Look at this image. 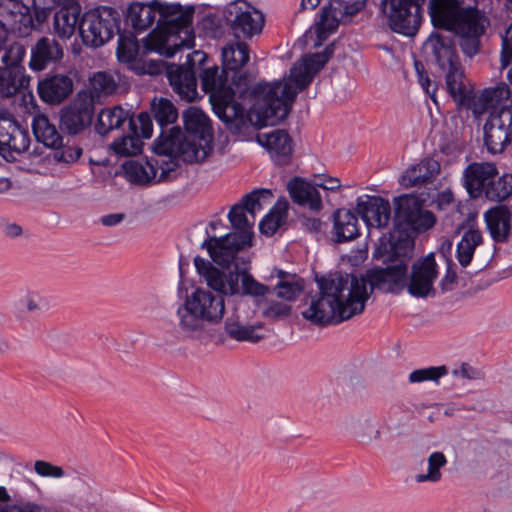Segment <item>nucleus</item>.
I'll use <instances>...</instances> for the list:
<instances>
[{
  "instance_id": "nucleus-31",
  "label": "nucleus",
  "mask_w": 512,
  "mask_h": 512,
  "mask_svg": "<svg viewBox=\"0 0 512 512\" xmlns=\"http://www.w3.org/2000/svg\"><path fill=\"white\" fill-rule=\"evenodd\" d=\"M287 190L293 202L302 206H308L312 211L322 209V199L319 191L312 184L299 177L291 179L287 184Z\"/></svg>"
},
{
  "instance_id": "nucleus-18",
  "label": "nucleus",
  "mask_w": 512,
  "mask_h": 512,
  "mask_svg": "<svg viewBox=\"0 0 512 512\" xmlns=\"http://www.w3.org/2000/svg\"><path fill=\"white\" fill-rule=\"evenodd\" d=\"M35 16L28 5L20 0H4L0 3V33H14L26 37L34 29Z\"/></svg>"
},
{
  "instance_id": "nucleus-7",
  "label": "nucleus",
  "mask_w": 512,
  "mask_h": 512,
  "mask_svg": "<svg viewBox=\"0 0 512 512\" xmlns=\"http://www.w3.org/2000/svg\"><path fill=\"white\" fill-rule=\"evenodd\" d=\"M431 50L434 64L444 75L447 91L460 104L470 101L472 91L465 84L464 69L457 53L454 41L440 33H432L426 41Z\"/></svg>"
},
{
  "instance_id": "nucleus-25",
  "label": "nucleus",
  "mask_w": 512,
  "mask_h": 512,
  "mask_svg": "<svg viewBox=\"0 0 512 512\" xmlns=\"http://www.w3.org/2000/svg\"><path fill=\"white\" fill-rule=\"evenodd\" d=\"M257 141L268 150L276 164L286 165L290 163L293 153V140L285 130L276 129L270 133H259Z\"/></svg>"
},
{
  "instance_id": "nucleus-52",
  "label": "nucleus",
  "mask_w": 512,
  "mask_h": 512,
  "mask_svg": "<svg viewBox=\"0 0 512 512\" xmlns=\"http://www.w3.org/2000/svg\"><path fill=\"white\" fill-rule=\"evenodd\" d=\"M117 57L121 62H131L136 58L138 45L134 34L118 33Z\"/></svg>"
},
{
  "instance_id": "nucleus-62",
  "label": "nucleus",
  "mask_w": 512,
  "mask_h": 512,
  "mask_svg": "<svg viewBox=\"0 0 512 512\" xmlns=\"http://www.w3.org/2000/svg\"><path fill=\"white\" fill-rule=\"evenodd\" d=\"M23 302L25 304L26 310L29 313L39 312L42 309L43 298L37 292H28L24 298Z\"/></svg>"
},
{
  "instance_id": "nucleus-50",
  "label": "nucleus",
  "mask_w": 512,
  "mask_h": 512,
  "mask_svg": "<svg viewBox=\"0 0 512 512\" xmlns=\"http://www.w3.org/2000/svg\"><path fill=\"white\" fill-rule=\"evenodd\" d=\"M286 218V206L275 205L270 212L261 220L259 229L262 234L272 236L284 223Z\"/></svg>"
},
{
  "instance_id": "nucleus-58",
  "label": "nucleus",
  "mask_w": 512,
  "mask_h": 512,
  "mask_svg": "<svg viewBox=\"0 0 512 512\" xmlns=\"http://www.w3.org/2000/svg\"><path fill=\"white\" fill-rule=\"evenodd\" d=\"M201 27L206 35L216 38L222 35L221 19L215 14L205 15L201 20Z\"/></svg>"
},
{
  "instance_id": "nucleus-48",
  "label": "nucleus",
  "mask_w": 512,
  "mask_h": 512,
  "mask_svg": "<svg viewBox=\"0 0 512 512\" xmlns=\"http://www.w3.org/2000/svg\"><path fill=\"white\" fill-rule=\"evenodd\" d=\"M272 197V192L269 189H255L246 194L239 204H242L245 207V210L252 218V221H255V214L262 210L263 204L265 202H270Z\"/></svg>"
},
{
  "instance_id": "nucleus-10",
  "label": "nucleus",
  "mask_w": 512,
  "mask_h": 512,
  "mask_svg": "<svg viewBox=\"0 0 512 512\" xmlns=\"http://www.w3.org/2000/svg\"><path fill=\"white\" fill-rule=\"evenodd\" d=\"M120 15L112 7H98L86 12L79 24V33L86 46L97 48L119 33Z\"/></svg>"
},
{
  "instance_id": "nucleus-26",
  "label": "nucleus",
  "mask_w": 512,
  "mask_h": 512,
  "mask_svg": "<svg viewBox=\"0 0 512 512\" xmlns=\"http://www.w3.org/2000/svg\"><path fill=\"white\" fill-rule=\"evenodd\" d=\"M60 8L53 17L54 33L62 40L69 39L79 28L81 7L76 0L57 1Z\"/></svg>"
},
{
  "instance_id": "nucleus-46",
  "label": "nucleus",
  "mask_w": 512,
  "mask_h": 512,
  "mask_svg": "<svg viewBox=\"0 0 512 512\" xmlns=\"http://www.w3.org/2000/svg\"><path fill=\"white\" fill-rule=\"evenodd\" d=\"M512 194V173L500 177L493 176L484 197L491 201L501 202Z\"/></svg>"
},
{
  "instance_id": "nucleus-36",
  "label": "nucleus",
  "mask_w": 512,
  "mask_h": 512,
  "mask_svg": "<svg viewBox=\"0 0 512 512\" xmlns=\"http://www.w3.org/2000/svg\"><path fill=\"white\" fill-rule=\"evenodd\" d=\"M130 119H134L133 116L121 106L104 108L98 115L95 130L98 134L104 136L112 130L119 129Z\"/></svg>"
},
{
  "instance_id": "nucleus-64",
  "label": "nucleus",
  "mask_w": 512,
  "mask_h": 512,
  "mask_svg": "<svg viewBox=\"0 0 512 512\" xmlns=\"http://www.w3.org/2000/svg\"><path fill=\"white\" fill-rule=\"evenodd\" d=\"M2 512H40V508L36 504L26 503L23 505H8Z\"/></svg>"
},
{
  "instance_id": "nucleus-14",
  "label": "nucleus",
  "mask_w": 512,
  "mask_h": 512,
  "mask_svg": "<svg viewBox=\"0 0 512 512\" xmlns=\"http://www.w3.org/2000/svg\"><path fill=\"white\" fill-rule=\"evenodd\" d=\"M218 293L223 294V292ZM224 295L233 296L235 299L232 301L230 306L231 314L226 318L224 324L225 333L233 340L243 342H258L263 338L262 335L257 333V330L261 326L248 325L246 323V308L248 307V301L245 299L246 295L250 293H244L242 280H239V292L236 294L224 293ZM251 296H253L251 294Z\"/></svg>"
},
{
  "instance_id": "nucleus-33",
  "label": "nucleus",
  "mask_w": 512,
  "mask_h": 512,
  "mask_svg": "<svg viewBox=\"0 0 512 512\" xmlns=\"http://www.w3.org/2000/svg\"><path fill=\"white\" fill-rule=\"evenodd\" d=\"M211 137L184 136L176 158L185 163H199L206 159L211 152Z\"/></svg>"
},
{
  "instance_id": "nucleus-40",
  "label": "nucleus",
  "mask_w": 512,
  "mask_h": 512,
  "mask_svg": "<svg viewBox=\"0 0 512 512\" xmlns=\"http://www.w3.org/2000/svg\"><path fill=\"white\" fill-rule=\"evenodd\" d=\"M184 136L178 126L163 128L161 129L160 135L155 140L153 150L158 155L176 158Z\"/></svg>"
},
{
  "instance_id": "nucleus-27",
  "label": "nucleus",
  "mask_w": 512,
  "mask_h": 512,
  "mask_svg": "<svg viewBox=\"0 0 512 512\" xmlns=\"http://www.w3.org/2000/svg\"><path fill=\"white\" fill-rule=\"evenodd\" d=\"M37 91L40 99L48 104H60L73 91V80L66 74H54L38 82Z\"/></svg>"
},
{
  "instance_id": "nucleus-21",
  "label": "nucleus",
  "mask_w": 512,
  "mask_h": 512,
  "mask_svg": "<svg viewBox=\"0 0 512 512\" xmlns=\"http://www.w3.org/2000/svg\"><path fill=\"white\" fill-rule=\"evenodd\" d=\"M356 210L368 227L385 228L391 219L389 201L379 196L358 197Z\"/></svg>"
},
{
  "instance_id": "nucleus-11",
  "label": "nucleus",
  "mask_w": 512,
  "mask_h": 512,
  "mask_svg": "<svg viewBox=\"0 0 512 512\" xmlns=\"http://www.w3.org/2000/svg\"><path fill=\"white\" fill-rule=\"evenodd\" d=\"M206 53L194 51L187 55L185 64H171L167 68V78L175 93L186 102H193L198 97L197 76L203 62L207 61Z\"/></svg>"
},
{
  "instance_id": "nucleus-30",
  "label": "nucleus",
  "mask_w": 512,
  "mask_h": 512,
  "mask_svg": "<svg viewBox=\"0 0 512 512\" xmlns=\"http://www.w3.org/2000/svg\"><path fill=\"white\" fill-rule=\"evenodd\" d=\"M440 172V164L433 158H424L419 163L408 168L400 178L405 188L431 183Z\"/></svg>"
},
{
  "instance_id": "nucleus-38",
  "label": "nucleus",
  "mask_w": 512,
  "mask_h": 512,
  "mask_svg": "<svg viewBox=\"0 0 512 512\" xmlns=\"http://www.w3.org/2000/svg\"><path fill=\"white\" fill-rule=\"evenodd\" d=\"M32 130L38 142L49 148H58L62 143V136L56 126L44 114H37L32 121Z\"/></svg>"
},
{
  "instance_id": "nucleus-32",
  "label": "nucleus",
  "mask_w": 512,
  "mask_h": 512,
  "mask_svg": "<svg viewBox=\"0 0 512 512\" xmlns=\"http://www.w3.org/2000/svg\"><path fill=\"white\" fill-rule=\"evenodd\" d=\"M510 88L506 83H499L495 87L484 89L476 98H470L465 105H471L475 115L485 113L489 108H497L510 97ZM470 97L472 95L470 94Z\"/></svg>"
},
{
  "instance_id": "nucleus-12",
  "label": "nucleus",
  "mask_w": 512,
  "mask_h": 512,
  "mask_svg": "<svg viewBox=\"0 0 512 512\" xmlns=\"http://www.w3.org/2000/svg\"><path fill=\"white\" fill-rule=\"evenodd\" d=\"M425 0H381L380 9L396 33L413 36L421 22L420 8Z\"/></svg>"
},
{
  "instance_id": "nucleus-13",
  "label": "nucleus",
  "mask_w": 512,
  "mask_h": 512,
  "mask_svg": "<svg viewBox=\"0 0 512 512\" xmlns=\"http://www.w3.org/2000/svg\"><path fill=\"white\" fill-rule=\"evenodd\" d=\"M223 17L237 39H250L260 34L264 25L263 14L244 0L230 2L224 9Z\"/></svg>"
},
{
  "instance_id": "nucleus-60",
  "label": "nucleus",
  "mask_w": 512,
  "mask_h": 512,
  "mask_svg": "<svg viewBox=\"0 0 512 512\" xmlns=\"http://www.w3.org/2000/svg\"><path fill=\"white\" fill-rule=\"evenodd\" d=\"M457 273L453 267V264L448 263L446 273L440 280L439 287L442 293L452 291L457 283Z\"/></svg>"
},
{
  "instance_id": "nucleus-15",
  "label": "nucleus",
  "mask_w": 512,
  "mask_h": 512,
  "mask_svg": "<svg viewBox=\"0 0 512 512\" xmlns=\"http://www.w3.org/2000/svg\"><path fill=\"white\" fill-rule=\"evenodd\" d=\"M366 5V0H357L347 3L343 0H330L321 9L319 20L315 23L317 42L315 46L322 43L334 33L344 17H352L360 12Z\"/></svg>"
},
{
  "instance_id": "nucleus-41",
  "label": "nucleus",
  "mask_w": 512,
  "mask_h": 512,
  "mask_svg": "<svg viewBox=\"0 0 512 512\" xmlns=\"http://www.w3.org/2000/svg\"><path fill=\"white\" fill-rule=\"evenodd\" d=\"M185 136L211 137L209 119L205 113L196 107H190L183 113Z\"/></svg>"
},
{
  "instance_id": "nucleus-24",
  "label": "nucleus",
  "mask_w": 512,
  "mask_h": 512,
  "mask_svg": "<svg viewBox=\"0 0 512 512\" xmlns=\"http://www.w3.org/2000/svg\"><path fill=\"white\" fill-rule=\"evenodd\" d=\"M249 57L248 45L240 40L229 43L222 48L223 68L235 73L232 77L233 83L242 91L248 86V76L246 73L237 76L236 72L247 64Z\"/></svg>"
},
{
  "instance_id": "nucleus-53",
  "label": "nucleus",
  "mask_w": 512,
  "mask_h": 512,
  "mask_svg": "<svg viewBox=\"0 0 512 512\" xmlns=\"http://www.w3.org/2000/svg\"><path fill=\"white\" fill-rule=\"evenodd\" d=\"M447 373L448 369L444 365L416 369L409 374V382L422 383L424 381H432L438 383L439 379L447 375Z\"/></svg>"
},
{
  "instance_id": "nucleus-51",
  "label": "nucleus",
  "mask_w": 512,
  "mask_h": 512,
  "mask_svg": "<svg viewBox=\"0 0 512 512\" xmlns=\"http://www.w3.org/2000/svg\"><path fill=\"white\" fill-rule=\"evenodd\" d=\"M90 85L92 91L98 97L101 95H111L118 87V83L113 74L106 71H99L95 73L90 79Z\"/></svg>"
},
{
  "instance_id": "nucleus-43",
  "label": "nucleus",
  "mask_w": 512,
  "mask_h": 512,
  "mask_svg": "<svg viewBox=\"0 0 512 512\" xmlns=\"http://www.w3.org/2000/svg\"><path fill=\"white\" fill-rule=\"evenodd\" d=\"M126 179L131 183L147 184L157 177V168L151 161L144 164L136 160L125 161L122 165Z\"/></svg>"
},
{
  "instance_id": "nucleus-16",
  "label": "nucleus",
  "mask_w": 512,
  "mask_h": 512,
  "mask_svg": "<svg viewBox=\"0 0 512 512\" xmlns=\"http://www.w3.org/2000/svg\"><path fill=\"white\" fill-rule=\"evenodd\" d=\"M94 115V99L88 92H79L73 101L60 112V128L69 135L87 129Z\"/></svg>"
},
{
  "instance_id": "nucleus-42",
  "label": "nucleus",
  "mask_w": 512,
  "mask_h": 512,
  "mask_svg": "<svg viewBox=\"0 0 512 512\" xmlns=\"http://www.w3.org/2000/svg\"><path fill=\"white\" fill-rule=\"evenodd\" d=\"M30 80L23 71L0 68V99L14 96L21 88H27Z\"/></svg>"
},
{
  "instance_id": "nucleus-28",
  "label": "nucleus",
  "mask_w": 512,
  "mask_h": 512,
  "mask_svg": "<svg viewBox=\"0 0 512 512\" xmlns=\"http://www.w3.org/2000/svg\"><path fill=\"white\" fill-rule=\"evenodd\" d=\"M158 0L151 2H132L125 12V24L130 26L134 32L142 33L155 23L158 15V6L155 4Z\"/></svg>"
},
{
  "instance_id": "nucleus-17",
  "label": "nucleus",
  "mask_w": 512,
  "mask_h": 512,
  "mask_svg": "<svg viewBox=\"0 0 512 512\" xmlns=\"http://www.w3.org/2000/svg\"><path fill=\"white\" fill-rule=\"evenodd\" d=\"M484 144L491 154L502 153L512 142V107L490 113L484 125Z\"/></svg>"
},
{
  "instance_id": "nucleus-49",
  "label": "nucleus",
  "mask_w": 512,
  "mask_h": 512,
  "mask_svg": "<svg viewBox=\"0 0 512 512\" xmlns=\"http://www.w3.org/2000/svg\"><path fill=\"white\" fill-rule=\"evenodd\" d=\"M447 464V459L442 452H433L428 457V469L425 474H417L415 480L422 482H438L442 478L440 469Z\"/></svg>"
},
{
  "instance_id": "nucleus-44",
  "label": "nucleus",
  "mask_w": 512,
  "mask_h": 512,
  "mask_svg": "<svg viewBox=\"0 0 512 512\" xmlns=\"http://www.w3.org/2000/svg\"><path fill=\"white\" fill-rule=\"evenodd\" d=\"M482 243L481 232L477 229L466 230L457 244L456 258L462 267L471 263L475 249Z\"/></svg>"
},
{
  "instance_id": "nucleus-19",
  "label": "nucleus",
  "mask_w": 512,
  "mask_h": 512,
  "mask_svg": "<svg viewBox=\"0 0 512 512\" xmlns=\"http://www.w3.org/2000/svg\"><path fill=\"white\" fill-rule=\"evenodd\" d=\"M437 264L433 254H428L413 263L409 280H406L408 293L416 298L436 295L434 281L437 278Z\"/></svg>"
},
{
  "instance_id": "nucleus-8",
  "label": "nucleus",
  "mask_w": 512,
  "mask_h": 512,
  "mask_svg": "<svg viewBox=\"0 0 512 512\" xmlns=\"http://www.w3.org/2000/svg\"><path fill=\"white\" fill-rule=\"evenodd\" d=\"M202 89L209 94L210 102L217 116L227 125L235 123L236 126L243 122L244 108L235 101V92L228 82V73L222 67L205 66V62L198 70Z\"/></svg>"
},
{
  "instance_id": "nucleus-23",
  "label": "nucleus",
  "mask_w": 512,
  "mask_h": 512,
  "mask_svg": "<svg viewBox=\"0 0 512 512\" xmlns=\"http://www.w3.org/2000/svg\"><path fill=\"white\" fill-rule=\"evenodd\" d=\"M498 175L497 167L488 162L469 164L463 173L464 186L472 198L484 196L493 176Z\"/></svg>"
},
{
  "instance_id": "nucleus-55",
  "label": "nucleus",
  "mask_w": 512,
  "mask_h": 512,
  "mask_svg": "<svg viewBox=\"0 0 512 512\" xmlns=\"http://www.w3.org/2000/svg\"><path fill=\"white\" fill-rule=\"evenodd\" d=\"M262 314L266 318L278 319L286 317L290 314V305L283 302H275L272 299H267L265 302Z\"/></svg>"
},
{
  "instance_id": "nucleus-54",
  "label": "nucleus",
  "mask_w": 512,
  "mask_h": 512,
  "mask_svg": "<svg viewBox=\"0 0 512 512\" xmlns=\"http://www.w3.org/2000/svg\"><path fill=\"white\" fill-rule=\"evenodd\" d=\"M301 291L302 286L295 282L287 281H280L273 289V292L278 298L284 299L286 301L295 300Z\"/></svg>"
},
{
  "instance_id": "nucleus-2",
  "label": "nucleus",
  "mask_w": 512,
  "mask_h": 512,
  "mask_svg": "<svg viewBox=\"0 0 512 512\" xmlns=\"http://www.w3.org/2000/svg\"><path fill=\"white\" fill-rule=\"evenodd\" d=\"M229 221L235 232L220 237L209 236L203 241L201 248H205L211 259L222 269L213 266L210 261L199 256L195 257L194 264L198 273L204 278L207 286L214 291L228 294L239 292V280H242L244 293L265 296L270 292L268 286L259 283L248 272V261L239 256V252L252 245V226L254 221L248 217L242 204L233 205L228 214Z\"/></svg>"
},
{
  "instance_id": "nucleus-35",
  "label": "nucleus",
  "mask_w": 512,
  "mask_h": 512,
  "mask_svg": "<svg viewBox=\"0 0 512 512\" xmlns=\"http://www.w3.org/2000/svg\"><path fill=\"white\" fill-rule=\"evenodd\" d=\"M333 221V236L337 243L353 240L359 235L358 217L350 210H336Z\"/></svg>"
},
{
  "instance_id": "nucleus-59",
  "label": "nucleus",
  "mask_w": 512,
  "mask_h": 512,
  "mask_svg": "<svg viewBox=\"0 0 512 512\" xmlns=\"http://www.w3.org/2000/svg\"><path fill=\"white\" fill-rule=\"evenodd\" d=\"M34 470L42 477L61 478L64 476V471L60 466L53 465L44 460L35 461Z\"/></svg>"
},
{
  "instance_id": "nucleus-5",
  "label": "nucleus",
  "mask_w": 512,
  "mask_h": 512,
  "mask_svg": "<svg viewBox=\"0 0 512 512\" xmlns=\"http://www.w3.org/2000/svg\"><path fill=\"white\" fill-rule=\"evenodd\" d=\"M435 216L431 211L422 208V202L415 196L402 195L395 199V231L390 233L388 244H381L376 252L375 257H383L385 250L387 258L384 263L404 261L408 259L414 247L413 239L408 235L407 231H425L435 224Z\"/></svg>"
},
{
  "instance_id": "nucleus-37",
  "label": "nucleus",
  "mask_w": 512,
  "mask_h": 512,
  "mask_svg": "<svg viewBox=\"0 0 512 512\" xmlns=\"http://www.w3.org/2000/svg\"><path fill=\"white\" fill-rule=\"evenodd\" d=\"M346 429L365 444L377 441L381 437L375 418L368 415L352 418L346 423Z\"/></svg>"
},
{
  "instance_id": "nucleus-45",
  "label": "nucleus",
  "mask_w": 512,
  "mask_h": 512,
  "mask_svg": "<svg viewBox=\"0 0 512 512\" xmlns=\"http://www.w3.org/2000/svg\"><path fill=\"white\" fill-rule=\"evenodd\" d=\"M129 130L131 134L120 137L112 143V149L120 156H135L142 151L143 142L137 132L135 119H130Z\"/></svg>"
},
{
  "instance_id": "nucleus-61",
  "label": "nucleus",
  "mask_w": 512,
  "mask_h": 512,
  "mask_svg": "<svg viewBox=\"0 0 512 512\" xmlns=\"http://www.w3.org/2000/svg\"><path fill=\"white\" fill-rule=\"evenodd\" d=\"M135 122L137 126L139 124V137L141 136L142 138L146 139L150 138L153 131L152 119L150 115L147 112H141L138 115L137 120H135Z\"/></svg>"
},
{
  "instance_id": "nucleus-22",
  "label": "nucleus",
  "mask_w": 512,
  "mask_h": 512,
  "mask_svg": "<svg viewBox=\"0 0 512 512\" xmlns=\"http://www.w3.org/2000/svg\"><path fill=\"white\" fill-rule=\"evenodd\" d=\"M64 57V46L55 38L43 36L31 47L29 68L40 72L49 65H55Z\"/></svg>"
},
{
  "instance_id": "nucleus-56",
  "label": "nucleus",
  "mask_w": 512,
  "mask_h": 512,
  "mask_svg": "<svg viewBox=\"0 0 512 512\" xmlns=\"http://www.w3.org/2000/svg\"><path fill=\"white\" fill-rule=\"evenodd\" d=\"M54 149V159L58 162L64 163H73L77 161L83 152L82 148L79 146H63L62 144L60 147Z\"/></svg>"
},
{
  "instance_id": "nucleus-29",
  "label": "nucleus",
  "mask_w": 512,
  "mask_h": 512,
  "mask_svg": "<svg viewBox=\"0 0 512 512\" xmlns=\"http://www.w3.org/2000/svg\"><path fill=\"white\" fill-rule=\"evenodd\" d=\"M465 4V0H429L428 12L432 25L448 31Z\"/></svg>"
},
{
  "instance_id": "nucleus-39",
  "label": "nucleus",
  "mask_w": 512,
  "mask_h": 512,
  "mask_svg": "<svg viewBox=\"0 0 512 512\" xmlns=\"http://www.w3.org/2000/svg\"><path fill=\"white\" fill-rule=\"evenodd\" d=\"M1 62L5 69H15L25 72L22 61L25 57L26 50L23 44L17 41L7 39L6 34L0 33V54Z\"/></svg>"
},
{
  "instance_id": "nucleus-4",
  "label": "nucleus",
  "mask_w": 512,
  "mask_h": 512,
  "mask_svg": "<svg viewBox=\"0 0 512 512\" xmlns=\"http://www.w3.org/2000/svg\"><path fill=\"white\" fill-rule=\"evenodd\" d=\"M158 6L156 27L144 39L148 51L173 57L180 48H191L194 44L192 21L195 9L193 6H182L179 3H167L161 0Z\"/></svg>"
},
{
  "instance_id": "nucleus-47",
  "label": "nucleus",
  "mask_w": 512,
  "mask_h": 512,
  "mask_svg": "<svg viewBox=\"0 0 512 512\" xmlns=\"http://www.w3.org/2000/svg\"><path fill=\"white\" fill-rule=\"evenodd\" d=\"M152 111L161 129L168 128V126L173 124L178 118L177 109L170 100L165 98H161L157 102L153 101Z\"/></svg>"
},
{
  "instance_id": "nucleus-6",
  "label": "nucleus",
  "mask_w": 512,
  "mask_h": 512,
  "mask_svg": "<svg viewBox=\"0 0 512 512\" xmlns=\"http://www.w3.org/2000/svg\"><path fill=\"white\" fill-rule=\"evenodd\" d=\"M224 294H214L197 288L188 295L176 311L175 329L185 338H197L205 331V324L219 323L225 313Z\"/></svg>"
},
{
  "instance_id": "nucleus-20",
  "label": "nucleus",
  "mask_w": 512,
  "mask_h": 512,
  "mask_svg": "<svg viewBox=\"0 0 512 512\" xmlns=\"http://www.w3.org/2000/svg\"><path fill=\"white\" fill-rule=\"evenodd\" d=\"M30 145L27 130L22 128L14 116L0 108V146L17 153L25 152Z\"/></svg>"
},
{
  "instance_id": "nucleus-57",
  "label": "nucleus",
  "mask_w": 512,
  "mask_h": 512,
  "mask_svg": "<svg viewBox=\"0 0 512 512\" xmlns=\"http://www.w3.org/2000/svg\"><path fill=\"white\" fill-rule=\"evenodd\" d=\"M512 63V24L502 36V49L500 53V68L505 69Z\"/></svg>"
},
{
  "instance_id": "nucleus-3",
  "label": "nucleus",
  "mask_w": 512,
  "mask_h": 512,
  "mask_svg": "<svg viewBox=\"0 0 512 512\" xmlns=\"http://www.w3.org/2000/svg\"><path fill=\"white\" fill-rule=\"evenodd\" d=\"M334 51L335 43H330L323 52L305 56L295 62L289 76L282 81L257 84L252 90L256 98V125L274 126L283 121L290 113L297 94L310 85Z\"/></svg>"
},
{
  "instance_id": "nucleus-34",
  "label": "nucleus",
  "mask_w": 512,
  "mask_h": 512,
  "mask_svg": "<svg viewBox=\"0 0 512 512\" xmlns=\"http://www.w3.org/2000/svg\"><path fill=\"white\" fill-rule=\"evenodd\" d=\"M486 227L495 242L507 240L511 230V214L505 206H496L485 214Z\"/></svg>"
},
{
  "instance_id": "nucleus-9",
  "label": "nucleus",
  "mask_w": 512,
  "mask_h": 512,
  "mask_svg": "<svg viewBox=\"0 0 512 512\" xmlns=\"http://www.w3.org/2000/svg\"><path fill=\"white\" fill-rule=\"evenodd\" d=\"M489 25L490 20L482 10L465 4L448 31L458 38L462 53L472 58L480 52L481 39Z\"/></svg>"
},
{
  "instance_id": "nucleus-63",
  "label": "nucleus",
  "mask_w": 512,
  "mask_h": 512,
  "mask_svg": "<svg viewBox=\"0 0 512 512\" xmlns=\"http://www.w3.org/2000/svg\"><path fill=\"white\" fill-rule=\"evenodd\" d=\"M302 225L305 230L314 233L315 235H320L323 233L324 223L321 222L318 218L304 217L302 220Z\"/></svg>"
},
{
  "instance_id": "nucleus-1",
  "label": "nucleus",
  "mask_w": 512,
  "mask_h": 512,
  "mask_svg": "<svg viewBox=\"0 0 512 512\" xmlns=\"http://www.w3.org/2000/svg\"><path fill=\"white\" fill-rule=\"evenodd\" d=\"M407 264L397 261L386 267H375L360 277L335 273L319 279V296L302 311L307 321L318 326L338 324L361 314L374 290L399 293L406 286Z\"/></svg>"
}]
</instances>
